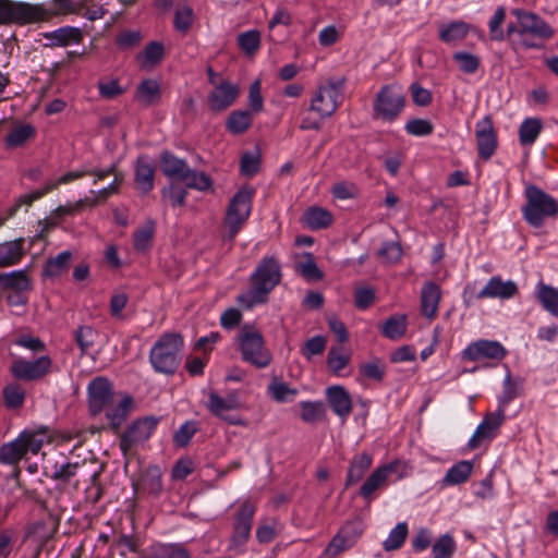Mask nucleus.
Here are the masks:
<instances>
[{
	"instance_id": "obj_9",
	"label": "nucleus",
	"mask_w": 558,
	"mask_h": 558,
	"mask_svg": "<svg viewBox=\"0 0 558 558\" xmlns=\"http://www.w3.org/2000/svg\"><path fill=\"white\" fill-rule=\"evenodd\" d=\"M252 198L253 191L248 189L239 190L231 198L225 217V225L228 229L225 239L230 242L233 241L247 220L252 209Z\"/></svg>"
},
{
	"instance_id": "obj_10",
	"label": "nucleus",
	"mask_w": 558,
	"mask_h": 558,
	"mask_svg": "<svg viewBox=\"0 0 558 558\" xmlns=\"http://www.w3.org/2000/svg\"><path fill=\"white\" fill-rule=\"evenodd\" d=\"M46 19V10L36 4L0 0V24H32Z\"/></svg>"
},
{
	"instance_id": "obj_44",
	"label": "nucleus",
	"mask_w": 558,
	"mask_h": 558,
	"mask_svg": "<svg viewBox=\"0 0 558 558\" xmlns=\"http://www.w3.org/2000/svg\"><path fill=\"white\" fill-rule=\"evenodd\" d=\"M473 464L469 461H460L450 468L445 476V482L450 485L464 483L471 475Z\"/></svg>"
},
{
	"instance_id": "obj_13",
	"label": "nucleus",
	"mask_w": 558,
	"mask_h": 558,
	"mask_svg": "<svg viewBox=\"0 0 558 558\" xmlns=\"http://www.w3.org/2000/svg\"><path fill=\"white\" fill-rule=\"evenodd\" d=\"M52 361L50 356L43 355L34 361L16 359L10 366V373L16 380L35 381L50 373Z\"/></svg>"
},
{
	"instance_id": "obj_20",
	"label": "nucleus",
	"mask_w": 558,
	"mask_h": 558,
	"mask_svg": "<svg viewBox=\"0 0 558 558\" xmlns=\"http://www.w3.org/2000/svg\"><path fill=\"white\" fill-rule=\"evenodd\" d=\"M518 286L514 281H504L499 276L492 277L486 286L477 293V299H510L518 294Z\"/></svg>"
},
{
	"instance_id": "obj_45",
	"label": "nucleus",
	"mask_w": 558,
	"mask_h": 558,
	"mask_svg": "<svg viewBox=\"0 0 558 558\" xmlns=\"http://www.w3.org/2000/svg\"><path fill=\"white\" fill-rule=\"evenodd\" d=\"M301 418L305 423H315L324 418L326 413L325 404L322 401H303L300 403Z\"/></svg>"
},
{
	"instance_id": "obj_52",
	"label": "nucleus",
	"mask_w": 558,
	"mask_h": 558,
	"mask_svg": "<svg viewBox=\"0 0 558 558\" xmlns=\"http://www.w3.org/2000/svg\"><path fill=\"white\" fill-rule=\"evenodd\" d=\"M377 256L384 264L392 265L401 260L402 247L399 242H384L377 252Z\"/></svg>"
},
{
	"instance_id": "obj_36",
	"label": "nucleus",
	"mask_w": 558,
	"mask_h": 558,
	"mask_svg": "<svg viewBox=\"0 0 558 558\" xmlns=\"http://www.w3.org/2000/svg\"><path fill=\"white\" fill-rule=\"evenodd\" d=\"M253 123V113L250 110H234L227 121L226 129L234 135L243 134Z\"/></svg>"
},
{
	"instance_id": "obj_29",
	"label": "nucleus",
	"mask_w": 558,
	"mask_h": 558,
	"mask_svg": "<svg viewBox=\"0 0 558 558\" xmlns=\"http://www.w3.org/2000/svg\"><path fill=\"white\" fill-rule=\"evenodd\" d=\"M395 471V464H387L377 468L364 482L360 488V495L364 499H369L372 495L385 484L391 472Z\"/></svg>"
},
{
	"instance_id": "obj_38",
	"label": "nucleus",
	"mask_w": 558,
	"mask_h": 558,
	"mask_svg": "<svg viewBox=\"0 0 558 558\" xmlns=\"http://www.w3.org/2000/svg\"><path fill=\"white\" fill-rule=\"evenodd\" d=\"M132 404L133 398L131 396H125L117 407L106 409V416L114 430L118 429L126 420Z\"/></svg>"
},
{
	"instance_id": "obj_51",
	"label": "nucleus",
	"mask_w": 558,
	"mask_h": 558,
	"mask_svg": "<svg viewBox=\"0 0 558 558\" xmlns=\"http://www.w3.org/2000/svg\"><path fill=\"white\" fill-rule=\"evenodd\" d=\"M408 536V525L405 522L398 523L389 533L388 538L383 543L386 551L399 549Z\"/></svg>"
},
{
	"instance_id": "obj_23",
	"label": "nucleus",
	"mask_w": 558,
	"mask_h": 558,
	"mask_svg": "<svg viewBox=\"0 0 558 558\" xmlns=\"http://www.w3.org/2000/svg\"><path fill=\"white\" fill-rule=\"evenodd\" d=\"M0 288L11 292H29L33 283L26 270H14L0 274Z\"/></svg>"
},
{
	"instance_id": "obj_26",
	"label": "nucleus",
	"mask_w": 558,
	"mask_h": 558,
	"mask_svg": "<svg viewBox=\"0 0 558 558\" xmlns=\"http://www.w3.org/2000/svg\"><path fill=\"white\" fill-rule=\"evenodd\" d=\"M441 296L440 288L434 282H426L421 291L422 314L432 319L436 316Z\"/></svg>"
},
{
	"instance_id": "obj_8",
	"label": "nucleus",
	"mask_w": 558,
	"mask_h": 558,
	"mask_svg": "<svg viewBox=\"0 0 558 558\" xmlns=\"http://www.w3.org/2000/svg\"><path fill=\"white\" fill-rule=\"evenodd\" d=\"M405 106V95L396 84L385 85L377 93L373 102V118L385 122L395 121Z\"/></svg>"
},
{
	"instance_id": "obj_58",
	"label": "nucleus",
	"mask_w": 558,
	"mask_h": 558,
	"mask_svg": "<svg viewBox=\"0 0 558 558\" xmlns=\"http://www.w3.org/2000/svg\"><path fill=\"white\" fill-rule=\"evenodd\" d=\"M163 54V45L158 41H151L145 47L138 59H143V64L154 65L162 60Z\"/></svg>"
},
{
	"instance_id": "obj_28",
	"label": "nucleus",
	"mask_w": 558,
	"mask_h": 558,
	"mask_svg": "<svg viewBox=\"0 0 558 558\" xmlns=\"http://www.w3.org/2000/svg\"><path fill=\"white\" fill-rule=\"evenodd\" d=\"M207 409L215 416L228 422L231 425H242L243 422L240 417L229 414L233 409L229 407L226 399L220 397L216 391H210L208 395Z\"/></svg>"
},
{
	"instance_id": "obj_32",
	"label": "nucleus",
	"mask_w": 558,
	"mask_h": 558,
	"mask_svg": "<svg viewBox=\"0 0 558 558\" xmlns=\"http://www.w3.org/2000/svg\"><path fill=\"white\" fill-rule=\"evenodd\" d=\"M72 260V253L64 251L56 257L46 260L43 267V278L56 279L66 272Z\"/></svg>"
},
{
	"instance_id": "obj_18",
	"label": "nucleus",
	"mask_w": 558,
	"mask_h": 558,
	"mask_svg": "<svg viewBox=\"0 0 558 558\" xmlns=\"http://www.w3.org/2000/svg\"><path fill=\"white\" fill-rule=\"evenodd\" d=\"M475 137L480 158L488 160L497 148V135L489 116L476 123Z\"/></svg>"
},
{
	"instance_id": "obj_17",
	"label": "nucleus",
	"mask_w": 558,
	"mask_h": 558,
	"mask_svg": "<svg viewBox=\"0 0 558 558\" xmlns=\"http://www.w3.org/2000/svg\"><path fill=\"white\" fill-rule=\"evenodd\" d=\"M507 354L504 345L498 341L478 340L469 344L462 352V359L465 361H478L489 359L501 361Z\"/></svg>"
},
{
	"instance_id": "obj_34",
	"label": "nucleus",
	"mask_w": 558,
	"mask_h": 558,
	"mask_svg": "<svg viewBox=\"0 0 558 558\" xmlns=\"http://www.w3.org/2000/svg\"><path fill=\"white\" fill-rule=\"evenodd\" d=\"M373 459L367 452H362L355 456L349 466L345 487L352 486L360 482L366 471L372 466Z\"/></svg>"
},
{
	"instance_id": "obj_35",
	"label": "nucleus",
	"mask_w": 558,
	"mask_h": 558,
	"mask_svg": "<svg viewBox=\"0 0 558 558\" xmlns=\"http://www.w3.org/2000/svg\"><path fill=\"white\" fill-rule=\"evenodd\" d=\"M303 222L312 230L326 229L332 223V215L322 207H308L302 217Z\"/></svg>"
},
{
	"instance_id": "obj_42",
	"label": "nucleus",
	"mask_w": 558,
	"mask_h": 558,
	"mask_svg": "<svg viewBox=\"0 0 558 558\" xmlns=\"http://www.w3.org/2000/svg\"><path fill=\"white\" fill-rule=\"evenodd\" d=\"M405 331L407 320L403 315H393L389 317L381 327L383 335L391 340L400 339Z\"/></svg>"
},
{
	"instance_id": "obj_6",
	"label": "nucleus",
	"mask_w": 558,
	"mask_h": 558,
	"mask_svg": "<svg viewBox=\"0 0 558 558\" xmlns=\"http://www.w3.org/2000/svg\"><path fill=\"white\" fill-rule=\"evenodd\" d=\"M511 14L517 17L518 35L521 37V45L524 48L539 49L543 47L542 44L532 40L531 37L545 40L554 36L551 26L537 14L522 9H513Z\"/></svg>"
},
{
	"instance_id": "obj_43",
	"label": "nucleus",
	"mask_w": 558,
	"mask_h": 558,
	"mask_svg": "<svg viewBox=\"0 0 558 558\" xmlns=\"http://www.w3.org/2000/svg\"><path fill=\"white\" fill-rule=\"evenodd\" d=\"M3 400L8 409H20L24 404L25 390L17 383L8 384L3 388Z\"/></svg>"
},
{
	"instance_id": "obj_64",
	"label": "nucleus",
	"mask_w": 558,
	"mask_h": 558,
	"mask_svg": "<svg viewBox=\"0 0 558 558\" xmlns=\"http://www.w3.org/2000/svg\"><path fill=\"white\" fill-rule=\"evenodd\" d=\"M326 348V339L323 336H315L308 339L304 347L301 349L302 355L311 360L314 355H319L324 352Z\"/></svg>"
},
{
	"instance_id": "obj_11",
	"label": "nucleus",
	"mask_w": 558,
	"mask_h": 558,
	"mask_svg": "<svg viewBox=\"0 0 558 558\" xmlns=\"http://www.w3.org/2000/svg\"><path fill=\"white\" fill-rule=\"evenodd\" d=\"M344 87V78H329L315 92L310 110L315 111L320 118L332 116L340 105V97Z\"/></svg>"
},
{
	"instance_id": "obj_5",
	"label": "nucleus",
	"mask_w": 558,
	"mask_h": 558,
	"mask_svg": "<svg viewBox=\"0 0 558 558\" xmlns=\"http://www.w3.org/2000/svg\"><path fill=\"white\" fill-rule=\"evenodd\" d=\"M45 434V428L23 430L16 439L0 447V463L16 465L28 452L37 454L43 448Z\"/></svg>"
},
{
	"instance_id": "obj_7",
	"label": "nucleus",
	"mask_w": 558,
	"mask_h": 558,
	"mask_svg": "<svg viewBox=\"0 0 558 558\" xmlns=\"http://www.w3.org/2000/svg\"><path fill=\"white\" fill-rule=\"evenodd\" d=\"M239 349L243 361L264 368L271 362V353L265 347L264 337L260 331L251 325L241 327L238 333Z\"/></svg>"
},
{
	"instance_id": "obj_33",
	"label": "nucleus",
	"mask_w": 558,
	"mask_h": 558,
	"mask_svg": "<svg viewBox=\"0 0 558 558\" xmlns=\"http://www.w3.org/2000/svg\"><path fill=\"white\" fill-rule=\"evenodd\" d=\"M58 3L68 8L71 12H80L82 9H85L83 16L90 20L96 21L101 19L106 14V10L101 4L93 2V0H70V1H59Z\"/></svg>"
},
{
	"instance_id": "obj_21",
	"label": "nucleus",
	"mask_w": 558,
	"mask_h": 558,
	"mask_svg": "<svg viewBox=\"0 0 558 558\" xmlns=\"http://www.w3.org/2000/svg\"><path fill=\"white\" fill-rule=\"evenodd\" d=\"M326 398L331 410L340 417L347 418L352 412V399L342 386H331L326 390Z\"/></svg>"
},
{
	"instance_id": "obj_57",
	"label": "nucleus",
	"mask_w": 558,
	"mask_h": 558,
	"mask_svg": "<svg viewBox=\"0 0 558 558\" xmlns=\"http://www.w3.org/2000/svg\"><path fill=\"white\" fill-rule=\"evenodd\" d=\"M363 523L360 520H353L348 521L343 526H341L338 533L349 545L353 546L363 534Z\"/></svg>"
},
{
	"instance_id": "obj_62",
	"label": "nucleus",
	"mask_w": 558,
	"mask_h": 558,
	"mask_svg": "<svg viewBox=\"0 0 558 558\" xmlns=\"http://www.w3.org/2000/svg\"><path fill=\"white\" fill-rule=\"evenodd\" d=\"M16 533L11 527H0V558H9L13 551Z\"/></svg>"
},
{
	"instance_id": "obj_37",
	"label": "nucleus",
	"mask_w": 558,
	"mask_h": 558,
	"mask_svg": "<svg viewBox=\"0 0 558 558\" xmlns=\"http://www.w3.org/2000/svg\"><path fill=\"white\" fill-rule=\"evenodd\" d=\"M542 121L537 118L525 119L519 128V141L522 146L534 144L542 131Z\"/></svg>"
},
{
	"instance_id": "obj_4",
	"label": "nucleus",
	"mask_w": 558,
	"mask_h": 558,
	"mask_svg": "<svg viewBox=\"0 0 558 558\" xmlns=\"http://www.w3.org/2000/svg\"><path fill=\"white\" fill-rule=\"evenodd\" d=\"M160 161L163 174L172 180L184 182L187 189L204 192L213 184L209 175L191 169L184 159L178 158L170 151H162Z\"/></svg>"
},
{
	"instance_id": "obj_47",
	"label": "nucleus",
	"mask_w": 558,
	"mask_h": 558,
	"mask_svg": "<svg viewBox=\"0 0 558 558\" xmlns=\"http://www.w3.org/2000/svg\"><path fill=\"white\" fill-rule=\"evenodd\" d=\"M155 233V222L153 220L147 221V223L138 229L134 233L133 245L134 248L138 252H145L151 246V242Z\"/></svg>"
},
{
	"instance_id": "obj_61",
	"label": "nucleus",
	"mask_w": 558,
	"mask_h": 558,
	"mask_svg": "<svg viewBox=\"0 0 558 558\" xmlns=\"http://www.w3.org/2000/svg\"><path fill=\"white\" fill-rule=\"evenodd\" d=\"M521 395V386L518 383L512 381L511 376L508 375L504 383V392L499 398V407L505 408L517 397Z\"/></svg>"
},
{
	"instance_id": "obj_12",
	"label": "nucleus",
	"mask_w": 558,
	"mask_h": 558,
	"mask_svg": "<svg viewBox=\"0 0 558 558\" xmlns=\"http://www.w3.org/2000/svg\"><path fill=\"white\" fill-rule=\"evenodd\" d=\"M159 418L146 416L134 421L120 437V449L124 456L132 452L134 448L146 441L155 430Z\"/></svg>"
},
{
	"instance_id": "obj_27",
	"label": "nucleus",
	"mask_w": 558,
	"mask_h": 558,
	"mask_svg": "<svg viewBox=\"0 0 558 558\" xmlns=\"http://www.w3.org/2000/svg\"><path fill=\"white\" fill-rule=\"evenodd\" d=\"M36 128L31 123H15L4 137V146L9 149L22 147L27 141L34 138Z\"/></svg>"
},
{
	"instance_id": "obj_49",
	"label": "nucleus",
	"mask_w": 558,
	"mask_h": 558,
	"mask_svg": "<svg viewBox=\"0 0 558 558\" xmlns=\"http://www.w3.org/2000/svg\"><path fill=\"white\" fill-rule=\"evenodd\" d=\"M239 48L248 56L254 54L260 45V33L257 29L247 31L238 35Z\"/></svg>"
},
{
	"instance_id": "obj_55",
	"label": "nucleus",
	"mask_w": 558,
	"mask_h": 558,
	"mask_svg": "<svg viewBox=\"0 0 558 558\" xmlns=\"http://www.w3.org/2000/svg\"><path fill=\"white\" fill-rule=\"evenodd\" d=\"M260 168V154L258 151L255 153H244L241 157L240 161V170L243 175L254 177Z\"/></svg>"
},
{
	"instance_id": "obj_14",
	"label": "nucleus",
	"mask_w": 558,
	"mask_h": 558,
	"mask_svg": "<svg viewBox=\"0 0 558 558\" xmlns=\"http://www.w3.org/2000/svg\"><path fill=\"white\" fill-rule=\"evenodd\" d=\"M255 511L256 508L254 504L248 500L240 505L234 515L233 532L230 537V548L239 549L248 541Z\"/></svg>"
},
{
	"instance_id": "obj_24",
	"label": "nucleus",
	"mask_w": 558,
	"mask_h": 558,
	"mask_svg": "<svg viewBox=\"0 0 558 558\" xmlns=\"http://www.w3.org/2000/svg\"><path fill=\"white\" fill-rule=\"evenodd\" d=\"M145 558H192V555L181 543H155L148 547Z\"/></svg>"
},
{
	"instance_id": "obj_31",
	"label": "nucleus",
	"mask_w": 558,
	"mask_h": 558,
	"mask_svg": "<svg viewBox=\"0 0 558 558\" xmlns=\"http://www.w3.org/2000/svg\"><path fill=\"white\" fill-rule=\"evenodd\" d=\"M160 85L153 78L142 81L135 90V100L144 107L157 104L160 100Z\"/></svg>"
},
{
	"instance_id": "obj_48",
	"label": "nucleus",
	"mask_w": 558,
	"mask_h": 558,
	"mask_svg": "<svg viewBox=\"0 0 558 558\" xmlns=\"http://www.w3.org/2000/svg\"><path fill=\"white\" fill-rule=\"evenodd\" d=\"M268 392L277 402H289L298 395V389L291 388L283 381L274 379L268 386Z\"/></svg>"
},
{
	"instance_id": "obj_39",
	"label": "nucleus",
	"mask_w": 558,
	"mask_h": 558,
	"mask_svg": "<svg viewBox=\"0 0 558 558\" xmlns=\"http://www.w3.org/2000/svg\"><path fill=\"white\" fill-rule=\"evenodd\" d=\"M303 258L304 260L296 263V271L306 280L317 281L323 279L324 274L315 263L313 254L306 252L303 254Z\"/></svg>"
},
{
	"instance_id": "obj_3",
	"label": "nucleus",
	"mask_w": 558,
	"mask_h": 558,
	"mask_svg": "<svg viewBox=\"0 0 558 558\" xmlns=\"http://www.w3.org/2000/svg\"><path fill=\"white\" fill-rule=\"evenodd\" d=\"M526 203L522 207V215L525 221L534 227L541 228L546 219L558 216V202L538 186L530 184L525 187Z\"/></svg>"
},
{
	"instance_id": "obj_40",
	"label": "nucleus",
	"mask_w": 558,
	"mask_h": 558,
	"mask_svg": "<svg viewBox=\"0 0 558 558\" xmlns=\"http://www.w3.org/2000/svg\"><path fill=\"white\" fill-rule=\"evenodd\" d=\"M84 465V463L80 462H65L62 464L56 463L53 465V471L50 474V478L56 482L68 484L71 478L80 473Z\"/></svg>"
},
{
	"instance_id": "obj_63",
	"label": "nucleus",
	"mask_w": 558,
	"mask_h": 558,
	"mask_svg": "<svg viewBox=\"0 0 558 558\" xmlns=\"http://www.w3.org/2000/svg\"><path fill=\"white\" fill-rule=\"evenodd\" d=\"M505 17L506 10L504 7H499L489 21V35L492 40L502 41L505 39V33L500 29Z\"/></svg>"
},
{
	"instance_id": "obj_30",
	"label": "nucleus",
	"mask_w": 558,
	"mask_h": 558,
	"mask_svg": "<svg viewBox=\"0 0 558 558\" xmlns=\"http://www.w3.org/2000/svg\"><path fill=\"white\" fill-rule=\"evenodd\" d=\"M23 238L0 243V268L17 264L24 256Z\"/></svg>"
},
{
	"instance_id": "obj_15",
	"label": "nucleus",
	"mask_w": 558,
	"mask_h": 558,
	"mask_svg": "<svg viewBox=\"0 0 558 558\" xmlns=\"http://www.w3.org/2000/svg\"><path fill=\"white\" fill-rule=\"evenodd\" d=\"M87 395L90 414L98 415L109 407L113 399L112 384L106 377H95L88 385Z\"/></svg>"
},
{
	"instance_id": "obj_50",
	"label": "nucleus",
	"mask_w": 558,
	"mask_h": 558,
	"mask_svg": "<svg viewBox=\"0 0 558 558\" xmlns=\"http://www.w3.org/2000/svg\"><path fill=\"white\" fill-rule=\"evenodd\" d=\"M51 38L57 46H68L73 43H81L83 34L81 29L75 27H62L54 31L51 34Z\"/></svg>"
},
{
	"instance_id": "obj_53",
	"label": "nucleus",
	"mask_w": 558,
	"mask_h": 558,
	"mask_svg": "<svg viewBox=\"0 0 558 558\" xmlns=\"http://www.w3.org/2000/svg\"><path fill=\"white\" fill-rule=\"evenodd\" d=\"M54 189H57V184H45L43 189H38L29 194L22 195L17 202L9 208V217H13L23 204L29 206L33 204V202L41 198L44 195Z\"/></svg>"
},
{
	"instance_id": "obj_19",
	"label": "nucleus",
	"mask_w": 558,
	"mask_h": 558,
	"mask_svg": "<svg viewBox=\"0 0 558 558\" xmlns=\"http://www.w3.org/2000/svg\"><path fill=\"white\" fill-rule=\"evenodd\" d=\"M236 84L222 80L208 95V106L214 112H221L232 106L239 97Z\"/></svg>"
},
{
	"instance_id": "obj_2",
	"label": "nucleus",
	"mask_w": 558,
	"mask_h": 558,
	"mask_svg": "<svg viewBox=\"0 0 558 558\" xmlns=\"http://www.w3.org/2000/svg\"><path fill=\"white\" fill-rule=\"evenodd\" d=\"M183 338L175 332L163 333L153 345L149 361L154 369L166 375H173L181 362Z\"/></svg>"
},
{
	"instance_id": "obj_54",
	"label": "nucleus",
	"mask_w": 558,
	"mask_h": 558,
	"mask_svg": "<svg viewBox=\"0 0 558 558\" xmlns=\"http://www.w3.org/2000/svg\"><path fill=\"white\" fill-rule=\"evenodd\" d=\"M141 486L151 495H158L162 489L161 474L158 468L148 469L143 475Z\"/></svg>"
},
{
	"instance_id": "obj_16",
	"label": "nucleus",
	"mask_w": 558,
	"mask_h": 558,
	"mask_svg": "<svg viewBox=\"0 0 558 558\" xmlns=\"http://www.w3.org/2000/svg\"><path fill=\"white\" fill-rule=\"evenodd\" d=\"M505 418V411L501 408H498L495 412L487 413L469 440V448L475 449L482 441L495 438Z\"/></svg>"
},
{
	"instance_id": "obj_59",
	"label": "nucleus",
	"mask_w": 558,
	"mask_h": 558,
	"mask_svg": "<svg viewBox=\"0 0 558 558\" xmlns=\"http://www.w3.org/2000/svg\"><path fill=\"white\" fill-rule=\"evenodd\" d=\"M454 551L453 538L449 535H444L437 539L433 545V558H451Z\"/></svg>"
},
{
	"instance_id": "obj_22",
	"label": "nucleus",
	"mask_w": 558,
	"mask_h": 558,
	"mask_svg": "<svg viewBox=\"0 0 558 558\" xmlns=\"http://www.w3.org/2000/svg\"><path fill=\"white\" fill-rule=\"evenodd\" d=\"M471 25L464 21L442 23L438 26L439 40L447 45H457L470 33Z\"/></svg>"
},
{
	"instance_id": "obj_56",
	"label": "nucleus",
	"mask_w": 558,
	"mask_h": 558,
	"mask_svg": "<svg viewBox=\"0 0 558 558\" xmlns=\"http://www.w3.org/2000/svg\"><path fill=\"white\" fill-rule=\"evenodd\" d=\"M198 430L197 424L194 421H187L173 435V442L178 447H185L191 441L192 437Z\"/></svg>"
},
{
	"instance_id": "obj_25",
	"label": "nucleus",
	"mask_w": 558,
	"mask_h": 558,
	"mask_svg": "<svg viewBox=\"0 0 558 558\" xmlns=\"http://www.w3.org/2000/svg\"><path fill=\"white\" fill-rule=\"evenodd\" d=\"M155 167L149 162L148 158L141 156L136 160L135 166V183L138 191L147 194L154 187Z\"/></svg>"
},
{
	"instance_id": "obj_41",
	"label": "nucleus",
	"mask_w": 558,
	"mask_h": 558,
	"mask_svg": "<svg viewBox=\"0 0 558 558\" xmlns=\"http://www.w3.org/2000/svg\"><path fill=\"white\" fill-rule=\"evenodd\" d=\"M98 332L90 326H80L74 331V341L81 350V355H85L94 347Z\"/></svg>"
},
{
	"instance_id": "obj_1",
	"label": "nucleus",
	"mask_w": 558,
	"mask_h": 558,
	"mask_svg": "<svg viewBox=\"0 0 558 558\" xmlns=\"http://www.w3.org/2000/svg\"><path fill=\"white\" fill-rule=\"evenodd\" d=\"M281 267L274 256L264 257L250 277V289L238 295L240 305L252 308L268 301L269 293L281 281Z\"/></svg>"
},
{
	"instance_id": "obj_46",
	"label": "nucleus",
	"mask_w": 558,
	"mask_h": 558,
	"mask_svg": "<svg viewBox=\"0 0 558 558\" xmlns=\"http://www.w3.org/2000/svg\"><path fill=\"white\" fill-rule=\"evenodd\" d=\"M537 298L546 311L558 317V289L541 284Z\"/></svg>"
},
{
	"instance_id": "obj_60",
	"label": "nucleus",
	"mask_w": 558,
	"mask_h": 558,
	"mask_svg": "<svg viewBox=\"0 0 558 558\" xmlns=\"http://www.w3.org/2000/svg\"><path fill=\"white\" fill-rule=\"evenodd\" d=\"M452 58L459 63L460 70L468 74L476 72L480 66V59L469 52H454Z\"/></svg>"
}]
</instances>
